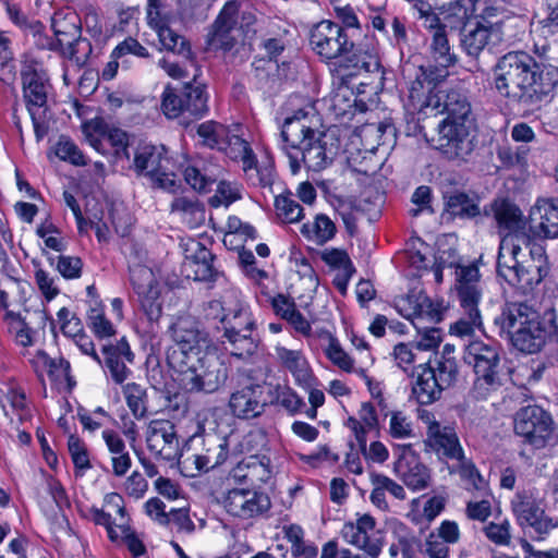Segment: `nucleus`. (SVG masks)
Returning a JSON list of instances; mask_svg holds the SVG:
<instances>
[{
  "instance_id": "bf43d9fd",
  "label": "nucleus",
  "mask_w": 558,
  "mask_h": 558,
  "mask_svg": "<svg viewBox=\"0 0 558 558\" xmlns=\"http://www.w3.org/2000/svg\"><path fill=\"white\" fill-rule=\"evenodd\" d=\"M54 153L61 160L68 161L74 166L86 165V160L82 151L75 143L66 136H60L56 144Z\"/></svg>"
},
{
  "instance_id": "72a5a7b5",
  "label": "nucleus",
  "mask_w": 558,
  "mask_h": 558,
  "mask_svg": "<svg viewBox=\"0 0 558 558\" xmlns=\"http://www.w3.org/2000/svg\"><path fill=\"white\" fill-rule=\"evenodd\" d=\"M220 337V342L225 350L236 359H247L252 356L257 350V341L253 337V332L232 331L226 332Z\"/></svg>"
},
{
  "instance_id": "a19ab883",
  "label": "nucleus",
  "mask_w": 558,
  "mask_h": 558,
  "mask_svg": "<svg viewBox=\"0 0 558 558\" xmlns=\"http://www.w3.org/2000/svg\"><path fill=\"white\" fill-rule=\"evenodd\" d=\"M492 209L499 229L513 232L521 228L522 213L514 204L507 199H499L493 203Z\"/></svg>"
},
{
  "instance_id": "69168bd1",
  "label": "nucleus",
  "mask_w": 558,
  "mask_h": 558,
  "mask_svg": "<svg viewBox=\"0 0 558 558\" xmlns=\"http://www.w3.org/2000/svg\"><path fill=\"white\" fill-rule=\"evenodd\" d=\"M414 10L417 12L418 20L422 21V25L433 32L436 33L438 28L447 29L445 26L444 19L441 20L433 10L432 5L424 1H416L414 3Z\"/></svg>"
},
{
  "instance_id": "20e7f679",
  "label": "nucleus",
  "mask_w": 558,
  "mask_h": 558,
  "mask_svg": "<svg viewBox=\"0 0 558 558\" xmlns=\"http://www.w3.org/2000/svg\"><path fill=\"white\" fill-rule=\"evenodd\" d=\"M481 275L477 266L459 265L456 268V291L461 316L450 327V332L460 337L472 335L482 329L483 320L480 302L483 295Z\"/></svg>"
},
{
  "instance_id": "4468645a",
  "label": "nucleus",
  "mask_w": 558,
  "mask_h": 558,
  "mask_svg": "<svg viewBox=\"0 0 558 558\" xmlns=\"http://www.w3.org/2000/svg\"><path fill=\"white\" fill-rule=\"evenodd\" d=\"M130 280L148 320L151 324L157 323L161 316L162 307L159 302V284L153 270L147 266L136 264L130 267ZM153 328L154 325H151Z\"/></svg>"
},
{
  "instance_id": "052dcab7",
  "label": "nucleus",
  "mask_w": 558,
  "mask_h": 558,
  "mask_svg": "<svg viewBox=\"0 0 558 558\" xmlns=\"http://www.w3.org/2000/svg\"><path fill=\"white\" fill-rule=\"evenodd\" d=\"M417 315H415L414 323L424 324L429 323L436 325L442 318V310L440 304L434 303L425 293L420 301V305L417 306Z\"/></svg>"
},
{
  "instance_id": "a211bd4d",
  "label": "nucleus",
  "mask_w": 558,
  "mask_h": 558,
  "mask_svg": "<svg viewBox=\"0 0 558 558\" xmlns=\"http://www.w3.org/2000/svg\"><path fill=\"white\" fill-rule=\"evenodd\" d=\"M239 3L228 1L207 34L206 45L208 50H231L236 44L233 35L236 25Z\"/></svg>"
},
{
  "instance_id": "4c0bfd02",
  "label": "nucleus",
  "mask_w": 558,
  "mask_h": 558,
  "mask_svg": "<svg viewBox=\"0 0 558 558\" xmlns=\"http://www.w3.org/2000/svg\"><path fill=\"white\" fill-rule=\"evenodd\" d=\"M133 165L137 174L150 179L151 175L157 174V171L163 169L162 155L157 147L144 145L136 149Z\"/></svg>"
},
{
  "instance_id": "c03bdc74",
  "label": "nucleus",
  "mask_w": 558,
  "mask_h": 558,
  "mask_svg": "<svg viewBox=\"0 0 558 558\" xmlns=\"http://www.w3.org/2000/svg\"><path fill=\"white\" fill-rule=\"evenodd\" d=\"M181 94L184 95V107L185 111L195 118H199L205 114L208 110L207 106V94L205 93V87L202 85L193 86L191 84H186L183 88L180 89Z\"/></svg>"
},
{
  "instance_id": "680f3d73",
  "label": "nucleus",
  "mask_w": 558,
  "mask_h": 558,
  "mask_svg": "<svg viewBox=\"0 0 558 558\" xmlns=\"http://www.w3.org/2000/svg\"><path fill=\"white\" fill-rule=\"evenodd\" d=\"M60 52L64 58L74 62L75 65L82 66L86 63L92 52V45L87 39L80 36L73 43L66 45Z\"/></svg>"
},
{
  "instance_id": "774afa93",
  "label": "nucleus",
  "mask_w": 558,
  "mask_h": 558,
  "mask_svg": "<svg viewBox=\"0 0 558 558\" xmlns=\"http://www.w3.org/2000/svg\"><path fill=\"white\" fill-rule=\"evenodd\" d=\"M57 317L61 324V331L64 336L71 337L75 340L84 333L81 319L73 315L66 307L60 308L57 313Z\"/></svg>"
},
{
  "instance_id": "c9c22d12",
  "label": "nucleus",
  "mask_w": 558,
  "mask_h": 558,
  "mask_svg": "<svg viewBox=\"0 0 558 558\" xmlns=\"http://www.w3.org/2000/svg\"><path fill=\"white\" fill-rule=\"evenodd\" d=\"M276 354L283 367H286L299 384H307L311 378L308 363L301 351L277 347Z\"/></svg>"
},
{
  "instance_id": "412c9836",
  "label": "nucleus",
  "mask_w": 558,
  "mask_h": 558,
  "mask_svg": "<svg viewBox=\"0 0 558 558\" xmlns=\"http://www.w3.org/2000/svg\"><path fill=\"white\" fill-rule=\"evenodd\" d=\"M521 242L530 245L529 239L519 234L504 236L499 244L497 257V274L509 284H517V271L521 266L520 255L522 253Z\"/></svg>"
},
{
  "instance_id": "6ab92c4d",
  "label": "nucleus",
  "mask_w": 558,
  "mask_h": 558,
  "mask_svg": "<svg viewBox=\"0 0 558 558\" xmlns=\"http://www.w3.org/2000/svg\"><path fill=\"white\" fill-rule=\"evenodd\" d=\"M399 454L393 470L412 490L425 489L430 481L428 469L421 463L411 445L398 447Z\"/></svg>"
},
{
  "instance_id": "393cba45",
  "label": "nucleus",
  "mask_w": 558,
  "mask_h": 558,
  "mask_svg": "<svg viewBox=\"0 0 558 558\" xmlns=\"http://www.w3.org/2000/svg\"><path fill=\"white\" fill-rule=\"evenodd\" d=\"M409 107L413 111L426 112L433 106L439 105L437 95L440 89L436 88L433 80L428 78L422 68L415 73L413 81L409 83Z\"/></svg>"
},
{
  "instance_id": "7ed1b4c3",
  "label": "nucleus",
  "mask_w": 558,
  "mask_h": 558,
  "mask_svg": "<svg viewBox=\"0 0 558 558\" xmlns=\"http://www.w3.org/2000/svg\"><path fill=\"white\" fill-rule=\"evenodd\" d=\"M499 336L506 337L520 352L535 354L543 350L549 331L539 314L523 302H508L494 318Z\"/></svg>"
},
{
  "instance_id": "2eb2a0df",
  "label": "nucleus",
  "mask_w": 558,
  "mask_h": 558,
  "mask_svg": "<svg viewBox=\"0 0 558 558\" xmlns=\"http://www.w3.org/2000/svg\"><path fill=\"white\" fill-rule=\"evenodd\" d=\"M266 389L267 385L248 384L234 390L229 399L231 413L242 420H251L262 415L269 404L268 397L265 396Z\"/></svg>"
},
{
  "instance_id": "39448f33",
  "label": "nucleus",
  "mask_w": 558,
  "mask_h": 558,
  "mask_svg": "<svg viewBox=\"0 0 558 558\" xmlns=\"http://www.w3.org/2000/svg\"><path fill=\"white\" fill-rule=\"evenodd\" d=\"M23 99L32 119L37 142L49 132L48 94L49 78L36 61H25L21 69Z\"/></svg>"
},
{
  "instance_id": "f704fd0d",
  "label": "nucleus",
  "mask_w": 558,
  "mask_h": 558,
  "mask_svg": "<svg viewBox=\"0 0 558 558\" xmlns=\"http://www.w3.org/2000/svg\"><path fill=\"white\" fill-rule=\"evenodd\" d=\"M476 12V0H454L444 7L446 28L464 29Z\"/></svg>"
},
{
  "instance_id": "e2e57ef3",
  "label": "nucleus",
  "mask_w": 558,
  "mask_h": 558,
  "mask_svg": "<svg viewBox=\"0 0 558 558\" xmlns=\"http://www.w3.org/2000/svg\"><path fill=\"white\" fill-rule=\"evenodd\" d=\"M325 353L331 363L343 372L351 373L354 371L353 359L342 349L335 338L330 339L328 347L325 349Z\"/></svg>"
},
{
  "instance_id": "0e129e2a",
  "label": "nucleus",
  "mask_w": 558,
  "mask_h": 558,
  "mask_svg": "<svg viewBox=\"0 0 558 558\" xmlns=\"http://www.w3.org/2000/svg\"><path fill=\"white\" fill-rule=\"evenodd\" d=\"M36 365H43L48 369L49 376L59 379L62 377H68L70 372V363L60 357V359H51L44 351H38L35 360Z\"/></svg>"
},
{
  "instance_id": "79ce46f5",
  "label": "nucleus",
  "mask_w": 558,
  "mask_h": 558,
  "mask_svg": "<svg viewBox=\"0 0 558 558\" xmlns=\"http://www.w3.org/2000/svg\"><path fill=\"white\" fill-rule=\"evenodd\" d=\"M226 142L220 150H223L231 159L241 160L245 172L252 170L255 165V155L248 143L238 135L230 134Z\"/></svg>"
},
{
  "instance_id": "9b49d317",
  "label": "nucleus",
  "mask_w": 558,
  "mask_h": 558,
  "mask_svg": "<svg viewBox=\"0 0 558 558\" xmlns=\"http://www.w3.org/2000/svg\"><path fill=\"white\" fill-rule=\"evenodd\" d=\"M514 432L525 444L542 449L551 442L555 423L543 408L535 404L526 405L515 413Z\"/></svg>"
},
{
  "instance_id": "0eeeda50",
  "label": "nucleus",
  "mask_w": 558,
  "mask_h": 558,
  "mask_svg": "<svg viewBox=\"0 0 558 558\" xmlns=\"http://www.w3.org/2000/svg\"><path fill=\"white\" fill-rule=\"evenodd\" d=\"M175 364L177 367L172 369L177 373L178 380L191 392H216L226 384L229 376L226 363L213 354L190 356V361Z\"/></svg>"
},
{
  "instance_id": "4be33fe9",
  "label": "nucleus",
  "mask_w": 558,
  "mask_h": 558,
  "mask_svg": "<svg viewBox=\"0 0 558 558\" xmlns=\"http://www.w3.org/2000/svg\"><path fill=\"white\" fill-rule=\"evenodd\" d=\"M425 444L439 457L450 460L463 458V448L454 428L451 426L441 425L436 421L430 422L427 427Z\"/></svg>"
},
{
  "instance_id": "1a4fd4ad",
  "label": "nucleus",
  "mask_w": 558,
  "mask_h": 558,
  "mask_svg": "<svg viewBox=\"0 0 558 558\" xmlns=\"http://www.w3.org/2000/svg\"><path fill=\"white\" fill-rule=\"evenodd\" d=\"M201 438L203 447L198 452L182 453L179 458V466L186 476L215 469L226 462L229 457L232 437L203 432Z\"/></svg>"
},
{
  "instance_id": "f03ea898",
  "label": "nucleus",
  "mask_w": 558,
  "mask_h": 558,
  "mask_svg": "<svg viewBox=\"0 0 558 558\" xmlns=\"http://www.w3.org/2000/svg\"><path fill=\"white\" fill-rule=\"evenodd\" d=\"M281 149L296 173L301 166L312 171L328 167L338 154L339 142L331 134L319 132L315 116L300 109L284 119L280 133Z\"/></svg>"
},
{
  "instance_id": "6e6d98bb",
  "label": "nucleus",
  "mask_w": 558,
  "mask_h": 558,
  "mask_svg": "<svg viewBox=\"0 0 558 558\" xmlns=\"http://www.w3.org/2000/svg\"><path fill=\"white\" fill-rule=\"evenodd\" d=\"M108 495L106 499L109 497ZM108 510L96 509L92 510L93 520L96 524L104 525L107 530L108 536L112 542H118L120 539L119 530L117 527V523H119V514L116 512L114 507H108Z\"/></svg>"
},
{
  "instance_id": "13d9d810",
  "label": "nucleus",
  "mask_w": 558,
  "mask_h": 558,
  "mask_svg": "<svg viewBox=\"0 0 558 558\" xmlns=\"http://www.w3.org/2000/svg\"><path fill=\"white\" fill-rule=\"evenodd\" d=\"M184 95L181 90L175 88L166 87L162 94L161 109L169 119H175L185 113Z\"/></svg>"
},
{
  "instance_id": "f3484780",
  "label": "nucleus",
  "mask_w": 558,
  "mask_h": 558,
  "mask_svg": "<svg viewBox=\"0 0 558 558\" xmlns=\"http://www.w3.org/2000/svg\"><path fill=\"white\" fill-rule=\"evenodd\" d=\"M223 506L231 515L250 519L267 511L270 499L266 494L253 489L233 488L226 495Z\"/></svg>"
},
{
  "instance_id": "423d86ee",
  "label": "nucleus",
  "mask_w": 558,
  "mask_h": 558,
  "mask_svg": "<svg viewBox=\"0 0 558 558\" xmlns=\"http://www.w3.org/2000/svg\"><path fill=\"white\" fill-rule=\"evenodd\" d=\"M463 360L473 367L475 374L470 392L474 399L485 400L501 386L497 344L482 340L470 341L464 348Z\"/></svg>"
},
{
  "instance_id": "c85d7f7f",
  "label": "nucleus",
  "mask_w": 558,
  "mask_h": 558,
  "mask_svg": "<svg viewBox=\"0 0 558 558\" xmlns=\"http://www.w3.org/2000/svg\"><path fill=\"white\" fill-rule=\"evenodd\" d=\"M501 40L498 25L477 22L472 27H465L461 34V46L469 56L477 57L492 41Z\"/></svg>"
},
{
  "instance_id": "ea45409f",
  "label": "nucleus",
  "mask_w": 558,
  "mask_h": 558,
  "mask_svg": "<svg viewBox=\"0 0 558 558\" xmlns=\"http://www.w3.org/2000/svg\"><path fill=\"white\" fill-rule=\"evenodd\" d=\"M158 35L159 41L168 51L190 59L192 56L191 46L189 41L171 29L163 20H160L157 25H150Z\"/></svg>"
},
{
  "instance_id": "4d7b16f0",
  "label": "nucleus",
  "mask_w": 558,
  "mask_h": 558,
  "mask_svg": "<svg viewBox=\"0 0 558 558\" xmlns=\"http://www.w3.org/2000/svg\"><path fill=\"white\" fill-rule=\"evenodd\" d=\"M433 369L436 371L435 378L438 379L440 386L445 389L450 387L457 379L458 363L454 356L441 355L436 360V366Z\"/></svg>"
},
{
  "instance_id": "2f4dec72",
  "label": "nucleus",
  "mask_w": 558,
  "mask_h": 558,
  "mask_svg": "<svg viewBox=\"0 0 558 558\" xmlns=\"http://www.w3.org/2000/svg\"><path fill=\"white\" fill-rule=\"evenodd\" d=\"M340 69L343 76H354L362 72H379L380 63L375 53L353 47V50L341 58Z\"/></svg>"
},
{
  "instance_id": "09e8293b",
  "label": "nucleus",
  "mask_w": 558,
  "mask_h": 558,
  "mask_svg": "<svg viewBox=\"0 0 558 558\" xmlns=\"http://www.w3.org/2000/svg\"><path fill=\"white\" fill-rule=\"evenodd\" d=\"M456 461L459 462L458 472L462 481L465 483V488L468 490L485 493L486 489H489L487 482L483 478L471 460L466 459L463 454L462 459H457Z\"/></svg>"
},
{
  "instance_id": "f257e3e1",
  "label": "nucleus",
  "mask_w": 558,
  "mask_h": 558,
  "mask_svg": "<svg viewBox=\"0 0 558 558\" xmlns=\"http://www.w3.org/2000/svg\"><path fill=\"white\" fill-rule=\"evenodd\" d=\"M558 85V68L538 64L525 51H510L495 66V87L504 98L522 107H538Z\"/></svg>"
},
{
  "instance_id": "dca6fc26",
  "label": "nucleus",
  "mask_w": 558,
  "mask_h": 558,
  "mask_svg": "<svg viewBox=\"0 0 558 558\" xmlns=\"http://www.w3.org/2000/svg\"><path fill=\"white\" fill-rule=\"evenodd\" d=\"M148 450L163 461L179 462L180 452L179 438L174 425L165 420L153 421L146 437Z\"/></svg>"
},
{
  "instance_id": "473e14b6",
  "label": "nucleus",
  "mask_w": 558,
  "mask_h": 558,
  "mask_svg": "<svg viewBox=\"0 0 558 558\" xmlns=\"http://www.w3.org/2000/svg\"><path fill=\"white\" fill-rule=\"evenodd\" d=\"M107 505L108 507H114L116 512L119 514V523H117V527L119 530L120 539L124 541L129 550L135 557L143 555L145 553V546L142 541L138 539L133 532H131V529L128 524L129 518L125 513L122 497L119 494H110V496L107 498Z\"/></svg>"
},
{
  "instance_id": "5fc2aeb1",
  "label": "nucleus",
  "mask_w": 558,
  "mask_h": 558,
  "mask_svg": "<svg viewBox=\"0 0 558 558\" xmlns=\"http://www.w3.org/2000/svg\"><path fill=\"white\" fill-rule=\"evenodd\" d=\"M184 179L192 189L203 193L208 192L216 182V177L213 173L194 165L185 168Z\"/></svg>"
},
{
  "instance_id": "de8ad7c7",
  "label": "nucleus",
  "mask_w": 558,
  "mask_h": 558,
  "mask_svg": "<svg viewBox=\"0 0 558 558\" xmlns=\"http://www.w3.org/2000/svg\"><path fill=\"white\" fill-rule=\"evenodd\" d=\"M247 463L248 484L258 485L270 480L272 471L270 459L266 454H248Z\"/></svg>"
},
{
  "instance_id": "f8f14e48",
  "label": "nucleus",
  "mask_w": 558,
  "mask_h": 558,
  "mask_svg": "<svg viewBox=\"0 0 558 558\" xmlns=\"http://www.w3.org/2000/svg\"><path fill=\"white\" fill-rule=\"evenodd\" d=\"M310 43L313 50L325 61L341 60L353 50L344 28L331 21H322L311 31Z\"/></svg>"
},
{
  "instance_id": "8fccbe9b",
  "label": "nucleus",
  "mask_w": 558,
  "mask_h": 558,
  "mask_svg": "<svg viewBox=\"0 0 558 558\" xmlns=\"http://www.w3.org/2000/svg\"><path fill=\"white\" fill-rule=\"evenodd\" d=\"M197 134L203 138V143L210 147L220 150L229 136L228 129L215 121H207L198 125Z\"/></svg>"
},
{
  "instance_id": "6e6552de",
  "label": "nucleus",
  "mask_w": 558,
  "mask_h": 558,
  "mask_svg": "<svg viewBox=\"0 0 558 558\" xmlns=\"http://www.w3.org/2000/svg\"><path fill=\"white\" fill-rule=\"evenodd\" d=\"M169 331L175 347L168 353L167 360L171 368L178 363L190 361V356L204 354L208 344L207 333L201 328L199 323L190 315L179 316L169 327Z\"/></svg>"
},
{
  "instance_id": "5701e85b",
  "label": "nucleus",
  "mask_w": 558,
  "mask_h": 558,
  "mask_svg": "<svg viewBox=\"0 0 558 558\" xmlns=\"http://www.w3.org/2000/svg\"><path fill=\"white\" fill-rule=\"evenodd\" d=\"M529 259H522L521 266L517 271V284L521 289H533L539 284L549 272V265L545 250L542 245H529Z\"/></svg>"
},
{
  "instance_id": "7c9ffc66",
  "label": "nucleus",
  "mask_w": 558,
  "mask_h": 558,
  "mask_svg": "<svg viewBox=\"0 0 558 558\" xmlns=\"http://www.w3.org/2000/svg\"><path fill=\"white\" fill-rule=\"evenodd\" d=\"M416 379L412 386V393L420 404H430L440 398L445 389L440 386L436 371L429 365H420L415 369Z\"/></svg>"
},
{
  "instance_id": "3c124183",
  "label": "nucleus",
  "mask_w": 558,
  "mask_h": 558,
  "mask_svg": "<svg viewBox=\"0 0 558 558\" xmlns=\"http://www.w3.org/2000/svg\"><path fill=\"white\" fill-rule=\"evenodd\" d=\"M217 329L219 330L220 327L217 326ZM255 329V322L251 317V314L243 310V308H236L232 312H229L227 316L223 319V323L221 325V330H226V332H232V331H245V332H253Z\"/></svg>"
},
{
  "instance_id": "58836bf2",
  "label": "nucleus",
  "mask_w": 558,
  "mask_h": 558,
  "mask_svg": "<svg viewBox=\"0 0 558 558\" xmlns=\"http://www.w3.org/2000/svg\"><path fill=\"white\" fill-rule=\"evenodd\" d=\"M337 228L335 222L324 214H317L313 222L304 223L301 233L310 241L323 245L333 239Z\"/></svg>"
},
{
  "instance_id": "aec40b11",
  "label": "nucleus",
  "mask_w": 558,
  "mask_h": 558,
  "mask_svg": "<svg viewBox=\"0 0 558 558\" xmlns=\"http://www.w3.org/2000/svg\"><path fill=\"white\" fill-rule=\"evenodd\" d=\"M375 519L369 514L360 517L355 523H345L342 527V537L351 545L363 549L375 558L381 550V541L375 532Z\"/></svg>"
},
{
  "instance_id": "a18cd8bd",
  "label": "nucleus",
  "mask_w": 558,
  "mask_h": 558,
  "mask_svg": "<svg viewBox=\"0 0 558 558\" xmlns=\"http://www.w3.org/2000/svg\"><path fill=\"white\" fill-rule=\"evenodd\" d=\"M122 392L132 415L143 420L147 415L146 389L136 383H129L122 387Z\"/></svg>"
},
{
  "instance_id": "338daca9",
  "label": "nucleus",
  "mask_w": 558,
  "mask_h": 558,
  "mask_svg": "<svg viewBox=\"0 0 558 558\" xmlns=\"http://www.w3.org/2000/svg\"><path fill=\"white\" fill-rule=\"evenodd\" d=\"M15 77L16 69L12 52L8 48V39L0 37V81L10 85L15 81Z\"/></svg>"
},
{
  "instance_id": "b1692460",
  "label": "nucleus",
  "mask_w": 558,
  "mask_h": 558,
  "mask_svg": "<svg viewBox=\"0 0 558 558\" xmlns=\"http://www.w3.org/2000/svg\"><path fill=\"white\" fill-rule=\"evenodd\" d=\"M439 105L433 106L430 111L446 113L447 117L441 122H472L475 123L472 113L471 104L465 94L460 89L440 90L437 95Z\"/></svg>"
},
{
  "instance_id": "37998d69",
  "label": "nucleus",
  "mask_w": 558,
  "mask_h": 558,
  "mask_svg": "<svg viewBox=\"0 0 558 558\" xmlns=\"http://www.w3.org/2000/svg\"><path fill=\"white\" fill-rule=\"evenodd\" d=\"M269 403H278L289 413L295 414L303 407L304 402L290 387L281 385H267Z\"/></svg>"
},
{
  "instance_id": "864d4df0",
  "label": "nucleus",
  "mask_w": 558,
  "mask_h": 558,
  "mask_svg": "<svg viewBox=\"0 0 558 558\" xmlns=\"http://www.w3.org/2000/svg\"><path fill=\"white\" fill-rule=\"evenodd\" d=\"M477 496L474 500H470L466 504L465 513L471 520H477L484 522L492 513V499L493 496L489 489L484 492H477Z\"/></svg>"
},
{
  "instance_id": "e433bc0d",
  "label": "nucleus",
  "mask_w": 558,
  "mask_h": 558,
  "mask_svg": "<svg viewBox=\"0 0 558 558\" xmlns=\"http://www.w3.org/2000/svg\"><path fill=\"white\" fill-rule=\"evenodd\" d=\"M445 210L453 217L471 219L480 215L477 202L464 192H452L444 195Z\"/></svg>"
},
{
  "instance_id": "ddd939ff",
  "label": "nucleus",
  "mask_w": 558,
  "mask_h": 558,
  "mask_svg": "<svg viewBox=\"0 0 558 558\" xmlns=\"http://www.w3.org/2000/svg\"><path fill=\"white\" fill-rule=\"evenodd\" d=\"M546 502L530 492H519L511 500V509L521 526L531 527L543 536L558 527V519L546 513Z\"/></svg>"
},
{
  "instance_id": "603ef678",
  "label": "nucleus",
  "mask_w": 558,
  "mask_h": 558,
  "mask_svg": "<svg viewBox=\"0 0 558 558\" xmlns=\"http://www.w3.org/2000/svg\"><path fill=\"white\" fill-rule=\"evenodd\" d=\"M430 47L435 60L441 66L447 68L456 62L454 56L450 52V45L446 29L438 28V31L433 34Z\"/></svg>"
},
{
  "instance_id": "9d476101",
  "label": "nucleus",
  "mask_w": 558,
  "mask_h": 558,
  "mask_svg": "<svg viewBox=\"0 0 558 558\" xmlns=\"http://www.w3.org/2000/svg\"><path fill=\"white\" fill-rule=\"evenodd\" d=\"M475 123L440 122L435 148L449 160L466 161L475 149Z\"/></svg>"
},
{
  "instance_id": "cd10ccee",
  "label": "nucleus",
  "mask_w": 558,
  "mask_h": 558,
  "mask_svg": "<svg viewBox=\"0 0 558 558\" xmlns=\"http://www.w3.org/2000/svg\"><path fill=\"white\" fill-rule=\"evenodd\" d=\"M185 250L184 267L193 271L194 280H215L217 271L213 266L214 255L201 242L191 240Z\"/></svg>"
},
{
  "instance_id": "bb28decb",
  "label": "nucleus",
  "mask_w": 558,
  "mask_h": 558,
  "mask_svg": "<svg viewBox=\"0 0 558 558\" xmlns=\"http://www.w3.org/2000/svg\"><path fill=\"white\" fill-rule=\"evenodd\" d=\"M106 355L105 363L116 384H123L131 374L128 363H133L134 354L125 338L120 339L116 344H108L102 348Z\"/></svg>"
},
{
  "instance_id": "49530a36",
  "label": "nucleus",
  "mask_w": 558,
  "mask_h": 558,
  "mask_svg": "<svg viewBox=\"0 0 558 558\" xmlns=\"http://www.w3.org/2000/svg\"><path fill=\"white\" fill-rule=\"evenodd\" d=\"M275 208L278 218L286 223L298 222L303 217V208L291 193L276 196Z\"/></svg>"
},
{
  "instance_id": "a878e982",
  "label": "nucleus",
  "mask_w": 558,
  "mask_h": 558,
  "mask_svg": "<svg viewBox=\"0 0 558 558\" xmlns=\"http://www.w3.org/2000/svg\"><path fill=\"white\" fill-rule=\"evenodd\" d=\"M531 227L545 238L558 236V198L539 199L530 210Z\"/></svg>"
},
{
  "instance_id": "c756f323",
  "label": "nucleus",
  "mask_w": 558,
  "mask_h": 558,
  "mask_svg": "<svg viewBox=\"0 0 558 558\" xmlns=\"http://www.w3.org/2000/svg\"><path fill=\"white\" fill-rule=\"evenodd\" d=\"M51 27L56 38L47 44V48L50 50L61 51L66 45H70L81 36L80 20L74 13H54L51 19Z\"/></svg>"
}]
</instances>
